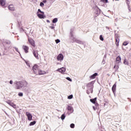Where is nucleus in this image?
<instances>
[{"instance_id": "obj_1", "label": "nucleus", "mask_w": 131, "mask_h": 131, "mask_svg": "<svg viewBox=\"0 0 131 131\" xmlns=\"http://www.w3.org/2000/svg\"><path fill=\"white\" fill-rule=\"evenodd\" d=\"M14 84H16V90H21V89L26 90V87L28 85V82L25 80L19 81H15Z\"/></svg>"}, {"instance_id": "obj_2", "label": "nucleus", "mask_w": 131, "mask_h": 131, "mask_svg": "<svg viewBox=\"0 0 131 131\" xmlns=\"http://www.w3.org/2000/svg\"><path fill=\"white\" fill-rule=\"evenodd\" d=\"M95 83V81H92L87 84L86 87L88 90L86 91V93L88 95H90L91 93L93 94V89H94V84Z\"/></svg>"}, {"instance_id": "obj_3", "label": "nucleus", "mask_w": 131, "mask_h": 131, "mask_svg": "<svg viewBox=\"0 0 131 131\" xmlns=\"http://www.w3.org/2000/svg\"><path fill=\"white\" fill-rule=\"evenodd\" d=\"M37 16L39 19H45L46 18V15H45V12L41 11L40 9H38L37 12Z\"/></svg>"}, {"instance_id": "obj_4", "label": "nucleus", "mask_w": 131, "mask_h": 131, "mask_svg": "<svg viewBox=\"0 0 131 131\" xmlns=\"http://www.w3.org/2000/svg\"><path fill=\"white\" fill-rule=\"evenodd\" d=\"M64 59V55L62 53H60L57 57V60L58 61H63Z\"/></svg>"}, {"instance_id": "obj_5", "label": "nucleus", "mask_w": 131, "mask_h": 131, "mask_svg": "<svg viewBox=\"0 0 131 131\" xmlns=\"http://www.w3.org/2000/svg\"><path fill=\"white\" fill-rule=\"evenodd\" d=\"M28 41L30 43L31 46H32L34 48L35 47V43L34 42V40L32 38H29Z\"/></svg>"}, {"instance_id": "obj_6", "label": "nucleus", "mask_w": 131, "mask_h": 131, "mask_svg": "<svg viewBox=\"0 0 131 131\" xmlns=\"http://www.w3.org/2000/svg\"><path fill=\"white\" fill-rule=\"evenodd\" d=\"M96 12H95V16L96 17H98V15H100V14H101V9H100V8H99V7H98V6H96Z\"/></svg>"}, {"instance_id": "obj_7", "label": "nucleus", "mask_w": 131, "mask_h": 131, "mask_svg": "<svg viewBox=\"0 0 131 131\" xmlns=\"http://www.w3.org/2000/svg\"><path fill=\"white\" fill-rule=\"evenodd\" d=\"M56 71H58V72H60L62 74H63V73L66 71V69L64 67L61 68L60 69H58L56 70Z\"/></svg>"}, {"instance_id": "obj_8", "label": "nucleus", "mask_w": 131, "mask_h": 131, "mask_svg": "<svg viewBox=\"0 0 131 131\" xmlns=\"http://www.w3.org/2000/svg\"><path fill=\"white\" fill-rule=\"evenodd\" d=\"M33 54L34 55V57L37 59V60L39 59V57H38V52H37V51H33Z\"/></svg>"}, {"instance_id": "obj_9", "label": "nucleus", "mask_w": 131, "mask_h": 131, "mask_svg": "<svg viewBox=\"0 0 131 131\" xmlns=\"http://www.w3.org/2000/svg\"><path fill=\"white\" fill-rule=\"evenodd\" d=\"M26 115L27 116L28 120H29V121L32 120V115L31 114H30L29 112H26Z\"/></svg>"}, {"instance_id": "obj_10", "label": "nucleus", "mask_w": 131, "mask_h": 131, "mask_svg": "<svg viewBox=\"0 0 131 131\" xmlns=\"http://www.w3.org/2000/svg\"><path fill=\"white\" fill-rule=\"evenodd\" d=\"M38 67V66L35 65L32 68V69H33L35 74H37V71H38V70H37V68Z\"/></svg>"}, {"instance_id": "obj_11", "label": "nucleus", "mask_w": 131, "mask_h": 131, "mask_svg": "<svg viewBox=\"0 0 131 131\" xmlns=\"http://www.w3.org/2000/svg\"><path fill=\"white\" fill-rule=\"evenodd\" d=\"M70 39H71V40H73V41L72 42V43H73V42H75V41H76V38L74 37V35L73 34L70 35Z\"/></svg>"}, {"instance_id": "obj_12", "label": "nucleus", "mask_w": 131, "mask_h": 131, "mask_svg": "<svg viewBox=\"0 0 131 131\" xmlns=\"http://www.w3.org/2000/svg\"><path fill=\"white\" fill-rule=\"evenodd\" d=\"M23 49L25 51V52L27 54L28 53V50H29V47L27 46H23Z\"/></svg>"}, {"instance_id": "obj_13", "label": "nucleus", "mask_w": 131, "mask_h": 131, "mask_svg": "<svg viewBox=\"0 0 131 131\" xmlns=\"http://www.w3.org/2000/svg\"><path fill=\"white\" fill-rule=\"evenodd\" d=\"M97 76H98V73H95L92 75L90 76V78H91V79H94Z\"/></svg>"}, {"instance_id": "obj_14", "label": "nucleus", "mask_w": 131, "mask_h": 131, "mask_svg": "<svg viewBox=\"0 0 131 131\" xmlns=\"http://www.w3.org/2000/svg\"><path fill=\"white\" fill-rule=\"evenodd\" d=\"M8 9L10 11H15V8L13 5H10L8 7Z\"/></svg>"}, {"instance_id": "obj_15", "label": "nucleus", "mask_w": 131, "mask_h": 131, "mask_svg": "<svg viewBox=\"0 0 131 131\" xmlns=\"http://www.w3.org/2000/svg\"><path fill=\"white\" fill-rule=\"evenodd\" d=\"M112 90L113 93H115L116 91V82L113 85Z\"/></svg>"}, {"instance_id": "obj_16", "label": "nucleus", "mask_w": 131, "mask_h": 131, "mask_svg": "<svg viewBox=\"0 0 131 131\" xmlns=\"http://www.w3.org/2000/svg\"><path fill=\"white\" fill-rule=\"evenodd\" d=\"M90 102H91V103H93V104H96V102H97V97L91 99Z\"/></svg>"}, {"instance_id": "obj_17", "label": "nucleus", "mask_w": 131, "mask_h": 131, "mask_svg": "<svg viewBox=\"0 0 131 131\" xmlns=\"http://www.w3.org/2000/svg\"><path fill=\"white\" fill-rule=\"evenodd\" d=\"M116 62H118V63H120V62H121V57L120 56H118L116 57Z\"/></svg>"}, {"instance_id": "obj_18", "label": "nucleus", "mask_w": 131, "mask_h": 131, "mask_svg": "<svg viewBox=\"0 0 131 131\" xmlns=\"http://www.w3.org/2000/svg\"><path fill=\"white\" fill-rule=\"evenodd\" d=\"M38 72L39 75H42L43 74H46V72L42 70H38Z\"/></svg>"}, {"instance_id": "obj_19", "label": "nucleus", "mask_w": 131, "mask_h": 131, "mask_svg": "<svg viewBox=\"0 0 131 131\" xmlns=\"http://www.w3.org/2000/svg\"><path fill=\"white\" fill-rule=\"evenodd\" d=\"M0 4L1 5V6H2V7H4V6L6 5V2L5 0H0Z\"/></svg>"}, {"instance_id": "obj_20", "label": "nucleus", "mask_w": 131, "mask_h": 131, "mask_svg": "<svg viewBox=\"0 0 131 131\" xmlns=\"http://www.w3.org/2000/svg\"><path fill=\"white\" fill-rule=\"evenodd\" d=\"M75 42H77V43H79L80 45H83V42L81 40L76 39Z\"/></svg>"}, {"instance_id": "obj_21", "label": "nucleus", "mask_w": 131, "mask_h": 131, "mask_svg": "<svg viewBox=\"0 0 131 131\" xmlns=\"http://www.w3.org/2000/svg\"><path fill=\"white\" fill-rule=\"evenodd\" d=\"M36 123V121H33L32 122H31L29 124L30 126H32V125H34Z\"/></svg>"}, {"instance_id": "obj_22", "label": "nucleus", "mask_w": 131, "mask_h": 131, "mask_svg": "<svg viewBox=\"0 0 131 131\" xmlns=\"http://www.w3.org/2000/svg\"><path fill=\"white\" fill-rule=\"evenodd\" d=\"M57 22H58V18H54L52 20V23L53 24L57 23Z\"/></svg>"}, {"instance_id": "obj_23", "label": "nucleus", "mask_w": 131, "mask_h": 131, "mask_svg": "<svg viewBox=\"0 0 131 131\" xmlns=\"http://www.w3.org/2000/svg\"><path fill=\"white\" fill-rule=\"evenodd\" d=\"M73 110V107L70 105H68V110L69 111H72V110Z\"/></svg>"}, {"instance_id": "obj_24", "label": "nucleus", "mask_w": 131, "mask_h": 131, "mask_svg": "<svg viewBox=\"0 0 131 131\" xmlns=\"http://www.w3.org/2000/svg\"><path fill=\"white\" fill-rule=\"evenodd\" d=\"M65 117H66V115H65V114H63L61 115L60 118L61 120H64L65 119Z\"/></svg>"}, {"instance_id": "obj_25", "label": "nucleus", "mask_w": 131, "mask_h": 131, "mask_svg": "<svg viewBox=\"0 0 131 131\" xmlns=\"http://www.w3.org/2000/svg\"><path fill=\"white\" fill-rule=\"evenodd\" d=\"M116 39V45L118 46L119 45V39Z\"/></svg>"}, {"instance_id": "obj_26", "label": "nucleus", "mask_w": 131, "mask_h": 131, "mask_svg": "<svg viewBox=\"0 0 131 131\" xmlns=\"http://www.w3.org/2000/svg\"><path fill=\"white\" fill-rule=\"evenodd\" d=\"M74 127H75V124H74V123H72L70 124L71 128H74Z\"/></svg>"}, {"instance_id": "obj_27", "label": "nucleus", "mask_w": 131, "mask_h": 131, "mask_svg": "<svg viewBox=\"0 0 131 131\" xmlns=\"http://www.w3.org/2000/svg\"><path fill=\"white\" fill-rule=\"evenodd\" d=\"M99 39L100 40H101L102 41H103V40H104V38L103 37V35H100L99 36Z\"/></svg>"}, {"instance_id": "obj_28", "label": "nucleus", "mask_w": 131, "mask_h": 131, "mask_svg": "<svg viewBox=\"0 0 131 131\" xmlns=\"http://www.w3.org/2000/svg\"><path fill=\"white\" fill-rule=\"evenodd\" d=\"M73 98V95H70L68 97V99H69V100H71V99H72Z\"/></svg>"}, {"instance_id": "obj_29", "label": "nucleus", "mask_w": 131, "mask_h": 131, "mask_svg": "<svg viewBox=\"0 0 131 131\" xmlns=\"http://www.w3.org/2000/svg\"><path fill=\"white\" fill-rule=\"evenodd\" d=\"M10 106H11V107H13V108H16V104H14L13 102H11Z\"/></svg>"}, {"instance_id": "obj_30", "label": "nucleus", "mask_w": 131, "mask_h": 131, "mask_svg": "<svg viewBox=\"0 0 131 131\" xmlns=\"http://www.w3.org/2000/svg\"><path fill=\"white\" fill-rule=\"evenodd\" d=\"M127 45H128V42L125 41L123 43V46H127Z\"/></svg>"}, {"instance_id": "obj_31", "label": "nucleus", "mask_w": 131, "mask_h": 131, "mask_svg": "<svg viewBox=\"0 0 131 131\" xmlns=\"http://www.w3.org/2000/svg\"><path fill=\"white\" fill-rule=\"evenodd\" d=\"M74 31V29H71V31H70V35H72L73 34V32Z\"/></svg>"}, {"instance_id": "obj_32", "label": "nucleus", "mask_w": 131, "mask_h": 131, "mask_svg": "<svg viewBox=\"0 0 131 131\" xmlns=\"http://www.w3.org/2000/svg\"><path fill=\"white\" fill-rule=\"evenodd\" d=\"M123 63L125 64V65H128V62L126 61V59L124 60Z\"/></svg>"}, {"instance_id": "obj_33", "label": "nucleus", "mask_w": 131, "mask_h": 131, "mask_svg": "<svg viewBox=\"0 0 131 131\" xmlns=\"http://www.w3.org/2000/svg\"><path fill=\"white\" fill-rule=\"evenodd\" d=\"M115 39H119V38H118V34L115 33Z\"/></svg>"}, {"instance_id": "obj_34", "label": "nucleus", "mask_w": 131, "mask_h": 131, "mask_svg": "<svg viewBox=\"0 0 131 131\" xmlns=\"http://www.w3.org/2000/svg\"><path fill=\"white\" fill-rule=\"evenodd\" d=\"M18 95L19 97H23V93H22V92L19 93Z\"/></svg>"}, {"instance_id": "obj_35", "label": "nucleus", "mask_w": 131, "mask_h": 131, "mask_svg": "<svg viewBox=\"0 0 131 131\" xmlns=\"http://www.w3.org/2000/svg\"><path fill=\"white\" fill-rule=\"evenodd\" d=\"M66 79H67V80H68L69 81H72V79H71L69 77H67L66 78Z\"/></svg>"}, {"instance_id": "obj_36", "label": "nucleus", "mask_w": 131, "mask_h": 131, "mask_svg": "<svg viewBox=\"0 0 131 131\" xmlns=\"http://www.w3.org/2000/svg\"><path fill=\"white\" fill-rule=\"evenodd\" d=\"M60 39H57L55 40L56 43H59V42H60Z\"/></svg>"}, {"instance_id": "obj_37", "label": "nucleus", "mask_w": 131, "mask_h": 131, "mask_svg": "<svg viewBox=\"0 0 131 131\" xmlns=\"http://www.w3.org/2000/svg\"><path fill=\"white\" fill-rule=\"evenodd\" d=\"M126 4L127 5V7H129V1L128 0H126Z\"/></svg>"}, {"instance_id": "obj_38", "label": "nucleus", "mask_w": 131, "mask_h": 131, "mask_svg": "<svg viewBox=\"0 0 131 131\" xmlns=\"http://www.w3.org/2000/svg\"><path fill=\"white\" fill-rule=\"evenodd\" d=\"M45 6V4L43 3L42 2L40 3V7H43Z\"/></svg>"}, {"instance_id": "obj_39", "label": "nucleus", "mask_w": 131, "mask_h": 131, "mask_svg": "<svg viewBox=\"0 0 131 131\" xmlns=\"http://www.w3.org/2000/svg\"><path fill=\"white\" fill-rule=\"evenodd\" d=\"M13 48L15 49V51H16L17 53H19V54H20V52L18 50V48H17V47H13Z\"/></svg>"}, {"instance_id": "obj_40", "label": "nucleus", "mask_w": 131, "mask_h": 131, "mask_svg": "<svg viewBox=\"0 0 131 131\" xmlns=\"http://www.w3.org/2000/svg\"><path fill=\"white\" fill-rule=\"evenodd\" d=\"M96 108H98V106H99V104L96 102L95 103H94Z\"/></svg>"}, {"instance_id": "obj_41", "label": "nucleus", "mask_w": 131, "mask_h": 131, "mask_svg": "<svg viewBox=\"0 0 131 131\" xmlns=\"http://www.w3.org/2000/svg\"><path fill=\"white\" fill-rule=\"evenodd\" d=\"M6 103H7V104H8V105H10V106L11 105V104L12 103V102L11 101H7Z\"/></svg>"}, {"instance_id": "obj_42", "label": "nucleus", "mask_w": 131, "mask_h": 131, "mask_svg": "<svg viewBox=\"0 0 131 131\" xmlns=\"http://www.w3.org/2000/svg\"><path fill=\"white\" fill-rule=\"evenodd\" d=\"M7 45H10L11 43V42L10 41H6Z\"/></svg>"}, {"instance_id": "obj_43", "label": "nucleus", "mask_w": 131, "mask_h": 131, "mask_svg": "<svg viewBox=\"0 0 131 131\" xmlns=\"http://www.w3.org/2000/svg\"><path fill=\"white\" fill-rule=\"evenodd\" d=\"M50 28H51V29H55V27L54 26H50Z\"/></svg>"}, {"instance_id": "obj_44", "label": "nucleus", "mask_w": 131, "mask_h": 131, "mask_svg": "<svg viewBox=\"0 0 131 131\" xmlns=\"http://www.w3.org/2000/svg\"><path fill=\"white\" fill-rule=\"evenodd\" d=\"M9 83L10 84H13V80H11L10 81H9Z\"/></svg>"}, {"instance_id": "obj_45", "label": "nucleus", "mask_w": 131, "mask_h": 131, "mask_svg": "<svg viewBox=\"0 0 131 131\" xmlns=\"http://www.w3.org/2000/svg\"><path fill=\"white\" fill-rule=\"evenodd\" d=\"M93 110H94V111H96V109H97V107H95V106H93Z\"/></svg>"}, {"instance_id": "obj_46", "label": "nucleus", "mask_w": 131, "mask_h": 131, "mask_svg": "<svg viewBox=\"0 0 131 131\" xmlns=\"http://www.w3.org/2000/svg\"><path fill=\"white\" fill-rule=\"evenodd\" d=\"M127 7H128V10L130 12V6L129 5V6H127Z\"/></svg>"}, {"instance_id": "obj_47", "label": "nucleus", "mask_w": 131, "mask_h": 131, "mask_svg": "<svg viewBox=\"0 0 131 131\" xmlns=\"http://www.w3.org/2000/svg\"><path fill=\"white\" fill-rule=\"evenodd\" d=\"M42 3H43V4H46V3H47V0H43V1H42Z\"/></svg>"}, {"instance_id": "obj_48", "label": "nucleus", "mask_w": 131, "mask_h": 131, "mask_svg": "<svg viewBox=\"0 0 131 131\" xmlns=\"http://www.w3.org/2000/svg\"><path fill=\"white\" fill-rule=\"evenodd\" d=\"M108 3V0H104V3L107 4Z\"/></svg>"}, {"instance_id": "obj_49", "label": "nucleus", "mask_w": 131, "mask_h": 131, "mask_svg": "<svg viewBox=\"0 0 131 131\" xmlns=\"http://www.w3.org/2000/svg\"><path fill=\"white\" fill-rule=\"evenodd\" d=\"M105 59L103 58V60H102V63L103 64H104L105 63Z\"/></svg>"}, {"instance_id": "obj_50", "label": "nucleus", "mask_w": 131, "mask_h": 131, "mask_svg": "<svg viewBox=\"0 0 131 131\" xmlns=\"http://www.w3.org/2000/svg\"><path fill=\"white\" fill-rule=\"evenodd\" d=\"M47 23H50L51 21H50V20L47 19Z\"/></svg>"}, {"instance_id": "obj_51", "label": "nucleus", "mask_w": 131, "mask_h": 131, "mask_svg": "<svg viewBox=\"0 0 131 131\" xmlns=\"http://www.w3.org/2000/svg\"><path fill=\"white\" fill-rule=\"evenodd\" d=\"M106 29H108V30H110V29L108 27H105Z\"/></svg>"}, {"instance_id": "obj_52", "label": "nucleus", "mask_w": 131, "mask_h": 131, "mask_svg": "<svg viewBox=\"0 0 131 131\" xmlns=\"http://www.w3.org/2000/svg\"><path fill=\"white\" fill-rule=\"evenodd\" d=\"M106 55H104L103 59H106Z\"/></svg>"}, {"instance_id": "obj_53", "label": "nucleus", "mask_w": 131, "mask_h": 131, "mask_svg": "<svg viewBox=\"0 0 131 131\" xmlns=\"http://www.w3.org/2000/svg\"><path fill=\"white\" fill-rule=\"evenodd\" d=\"M100 2H102V3H104L105 2V0H100Z\"/></svg>"}, {"instance_id": "obj_54", "label": "nucleus", "mask_w": 131, "mask_h": 131, "mask_svg": "<svg viewBox=\"0 0 131 131\" xmlns=\"http://www.w3.org/2000/svg\"><path fill=\"white\" fill-rule=\"evenodd\" d=\"M5 113L6 114V115H7L8 116H9V115H8V114L7 113V112H5Z\"/></svg>"}, {"instance_id": "obj_55", "label": "nucleus", "mask_w": 131, "mask_h": 131, "mask_svg": "<svg viewBox=\"0 0 131 131\" xmlns=\"http://www.w3.org/2000/svg\"><path fill=\"white\" fill-rule=\"evenodd\" d=\"M105 105H106V103H104V106H105Z\"/></svg>"}, {"instance_id": "obj_56", "label": "nucleus", "mask_w": 131, "mask_h": 131, "mask_svg": "<svg viewBox=\"0 0 131 131\" xmlns=\"http://www.w3.org/2000/svg\"><path fill=\"white\" fill-rule=\"evenodd\" d=\"M115 67H116V66H114V68H115Z\"/></svg>"}, {"instance_id": "obj_57", "label": "nucleus", "mask_w": 131, "mask_h": 131, "mask_svg": "<svg viewBox=\"0 0 131 131\" xmlns=\"http://www.w3.org/2000/svg\"><path fill=\"white\" fill-rule=\"evenodd\" d=\"M115 1H119V0H115Z\"/></svg>"}, {"instance_id": "obj_58", "label": "nucleus", "mask_w": 131, "mask_h": 131, "mask_svg": "<svg viewBox=\"0 0 131 131\" xmlns=\"http://www.w3.org/2000/svg\"><path fill=\"white\" fill-rule=\"evenodd\" d=\"M113 2H114V0H113Z\"/></svg>"}, {"instance_id": "obj_59", "label": "nucleus", "mask_w": 131, "mask_h": 131, "mask_svg": "<svg viewBox=\"0 0 131 131\" xmlns=\"http://www.w3.org/2000/svg\"><path fill=\"white\" fill-rule=\"evenodd\" d=\"M1 53H0V56H1Z\"/></svg>"}]
</instances>
